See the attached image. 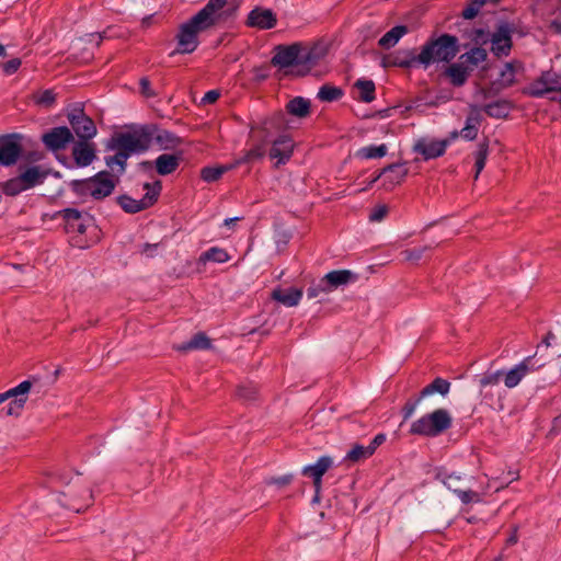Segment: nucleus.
Instances as JSON below:
<instances>
[{"label": "nucleus", "instance_id": "nucleus-1", "mask_svg": "<svg viewBox=\"0 0 561 561\" xmlns=\"http://www.w3.org/2000/svg\"><path fill=\"white\" fill-rule=\"evenodd\" d=\"M241 3L242 0H208L199 11L179 26L176 48L170 56L194 53L199 45L198 34L234 21Z\"/></svg>", "mask_w": 561, "mask_h": 561}, {"label": "nucleus", "instance_id": "nucleus-2", "mask_svg": "<svg viewBox=\"0 0 561 561\" xmlns=\"http://www.w3.org/2000/svg\"><path fill=\"white\" fill-rule=\"evenodd\" d=\"M329 53L328 46L321 42L308 44L294 42L278 44L273 48L272 65L283 71L286 78H304L311 73Z\"/></svg>", "mask_w": 561, "mask_h": 561}, {"label": "nucleus", "instance_id": "nucleus-3", "mask_svg": "<svg viewBox=\"0 0 561 561\" xmlns=\"http://www.w3.org/2000/svg\"><path fill=\"white\" fill-rule=\"evenodd\" d=\"M469 44H460L456 35L436 32L420 47V60L423 69L434 64H449L460 53L461 48H468Z\"/></svg>", "mask_w": 561, "mask_h": 561}, {"label": "nucleus", "instance_id": "nucleus-4", "mask_svg": "<svg viewBox=\"0 0 561 561\" xmlns=\"http://www.w3.org/2000/svg\"><path fill=\"white\" fill-rule=\"evenodd\" d=\"M151 129L149 123H130L121 130H114L105 141V149H122L127 156L141 154L151 148Z\"/></svg>", "mask_w": 561, "mask_h": 561}, {"label": "nucleus", "instance_id": "nucleus-5", "mask_svg": "<svg viewBox=\"0 0 561 561\" xmlns=\"http://www.w3.org/2000/svg\"><path fill=\"white\" fill-rule=\"evenodd\" d=\"M118 183V174H113L108 170H102L90 178L72 180L69 186L79 197L91 196L95 201H103L113 194Z\"/></svg>", "mask_w": 561, "mask_h": 561}, {"label": "nucleus", "instance_id": "nucleus-6", "mask_svg": "<svg viewBox=\"0 0 561 561\" xmlns=\"http://www.w3.org/2000/svg\"><path fill=\"white\" fill-rule=\"evenodd\" d=\"M453 417L446 409H436L411 424L409 433L424 437H437L449 430Z\"/></svg>", "mask_w": 561, "mask_h": 561}, {"label": "nucleus", "instance_id": "nucleus-7", "mask_svg": "<svg viewBox=\"0 0 561 561\" xmlns=\"http://www.w3.org/2000/svg\"><path fill=\"white\" fill-rule=\"evenodd\" d=\"M184 161V151L175 150L172 153H162L154 160H144L137 164V169L149 178H153L156 172L160 176H168L174 173Z\"/></svg>", "mask_w": 561, "mask_h": 561}, {"label": "nucleus", "instance_id": "nucleus-8", "mask_svg": "<svg viewBox=\"0 0 561 561\" xmlns=\"http://www.w3.org/2000/svg\"><path fill=\"white\" fill-rule=\"evenodd\" d=\"M91 497V491L79 482L68 481L64 490L57 491L56 501L64 508L80 513L88 506L87 501Z\"/></svg>", "mask_w": 561, "mask_h": 561}, {"label": "nucleus", "instance_id": "nucleus-9", "mask_svg": "<svg viewBox=\"0 0 561 561\" xmlns=\"http://www.w3.org/2000/svg\"><path fill=\"white\" fill-rule=\"evenodd\" d=\"M67 118L78 140H92L95 137L98 133L95 123L85 114L82 103H75L68 111Z\"/></svg>", "mask_w": 561, "mask_h": 561}, {"label": "nucleus", "instance_id": "nucleus-10", "mask_svg": "<svg viewBox=\"0 0 561 561\" xmlns=\"http://www.w3.org/2000/svg\"><path fill=\"white\" fill-rule=\"evenodd\" d=\"M25 140L20 133L0 135V165L13 167L22 159Z\"/></svg>", "mask_w": 561, "mask_h": 561}, {"label": "nucleus", "instance_id": "nucleus-11", "mask_svg": "<svg viewBox=\"0 0 561 561\" xmlns=\"http://www.w3.org/2000/svg\"><path fill=\"white\" fill-rule=\"evenodd\" d=\"M515 22L500 20L495 24L494 32L491 35V53L497 57H507L514 48L513 34Z\"/></svg>", "mask_w": 561, "mask_h": 561}, {"label": "nucleus", "instance_id": "nucleus-12", "mask_svg": "<svg viewBox=\"0 0 561 561\" xmlns=\"http://www.w3.org/2000/svg\"><path fill=\"white\" fill-rule=\"evenodd\" d=\"M250 133H257L263 138V142H271L275 133L286 131L288 122L282 110L275 111L271 116L263 118L260 123H250Z\"/></svg>", "mask_w": 561, "mask_h": 561}, {"label": "nucleus", "instance_id": "nucleus-13", "mask_svg": "<svg viewBox=\"0 0 561 561\" xmlns=\"http://www.w3.org/2000/svg\"><path fill=\"white\" fill-rule=\"evenodd\" d=\"M41 141L46 150L57 153L72 145V142H75V136L69 127L57 126L44 131L41 136Z\"/></svg>", "mask_w": 561, "mask_h": 561}, {"label": "nucleus", "instance_id": "nucleus-14", "mask_svg": "<svg viewBox=\"0 0 561 561\" xmlns=\"http://www.w3.org/2000/svg\"><path fill=\"white\" fill-rule=\"evenodd\" d=\"M380 66L388 68H422L420 55L416 48L397 49L388 55L382 56Z\"/></svg>", "mask_w": 561, "mask_h": 561}, {"label": "nucleus", "instance_id": "nucleus-15", "mask_svg": "<svg viewBox=\"0 0 561 561\" xmlns=\"http://www.w3.org/2000/svg\"><path fill=\"white\" fill-rule=\"evenodd\" d=\"M277 24L276 13L261 5L254 7L248 14L244 25L250 28L271 30Z\"/></svg>", "mask_w": 561, "mask_h": 561}, {"label": "nucleus", "instance_id": "nucleus-16", "mask_svg": "<svg viewBox=\"0 0 561 561\" xmlns=\"http://www.w3.org/2000/svg\"><path fill=\"white\" fill-rule=\"evenodd\" d=\"M270 144H272V147L268 151V156L271 159H277L275 164L277 168L290 160L295 148V144L290 135L280 134L278 137L272 138Z\"/></svg>", "mask_w": 561, "mask_h": 561}, {"label": "nucleus", "instance_id": "nucleus-17", "mask_svg": "<svg viewBox=\"0 0 561 561\" xmlns=\"http://www.w3.org/2000/svg\"><path fill=\"white\" fill-rule=\"evenodd\" d=\"M96 145L91 140H76L72 142L71 156L77 168L89 167L96 157Z\"/></svg>", "mask_w": 561, "mask_h": 561}, {"label": "nucleus", "instance_id": "nucleus-18", "mask_svg": "<svg viewBox=\"0 0 561 561\" xmlns=\"http://www.w3.org/2000/svg\"><path fill=\"white\" fill-rule=\"evenodd\" d=\"M152 136L151 145L156 144L160 150H174L183 144V138L176 134L164 129L160 124L149 123Z\"/></svg>", "mask_w": 561, "mask_h": 561}, {"label": "nucleus", "instance_id": "nucleus-19", "mask_svg": "<svg viewBox=\"0 0 561 561\" xmlns=\"http://www.w3.org/2000/svg\"><path fill=\"white\" fill-rule=\"evenodd\" d=\"M534 358L535 356L524 358L504 375V383L507 388L516 387L529 371L538 370L545 365L543 363L538 364Z\"/></svg>", "mask_w": 561, "mask_h": 561}, {"label": "nucleus", "instance_id": "nucleus-20", "mask_svg": "<svg viewBox=\"0 0 561 561\" xmlns=\"http://www.w3.org/2000/svg\"><path fill=\"white\" fill-rule=\"evenodd\" d=\"M412 151L421 154L424 161L437 159L446 153V141L438 139L428 141L426 138L422 137L415 141Z\"/></svg>", "mask_w": 561, "mask_h": 561}, {"label": "nucleus", "instance_id": "nucleus-21", "mask_svg": "<svg viewBox=\"0 0 561 561\" xmlns=\"http://www.w3.org/2000/svg\"><path fill=\"white\" fill-rule=\"evenodd\" d=\"M333 466V459L330 456H321L316 463L302 468L301 474L312 480L314 489H322V478Z\"/></svg>", "mask_w": 561, "mask_h": 561}, {"label": "nucleus", "instance_id": "nucleus-22", "mask_svg": "<svg viewBox=\"0 0 561 561\" xmlns=\"http://www.w3.org/2000/svg\"><path fill=\"white\" fill-rule=\"evenodd\" d=\"M323 286L329 293L358 280L359 275L351 270H333L323 277Z\"/></svg>", "mask_w": 561, "mask_h": 561}, {"label": "nucleus", "instance_id": "nucleus-23", "mask_svg": "<svg viewBox=\"0 0 561 561\" xmlns=\"http://www.w3.org/2000/svg\"><path fill=\"white\" fill-rule=\"evenodd\" d=\"M16 171L27 190L44 183L48 176V172L44 171V167L41 164H19Z\"/></svg>", "mask_w": 561, "mask_h": 561}, {"label": "nucleus", "instance_id": "nucleus-24", "mask_svg": "<svg viewBox=\"0 0 561 561\" xmlns=\"http://www.w3.org/2000/svg\"><path fill=\"white\" fill-rule=\"evenodd\" d=\"M440 76L446 78L454 87L460 88L467 83L471 71L459 60L457 62L449 61V64L444 65Z\"/></svg>", "mask_w": 561, "mask_h": 561}, {"label": "nucleus", "instance_id": "nucleus-25", "mask_svg": "<svg viewBox=\"0 0 561 561\" xmlns=\"http://www.w3.org/2000/svg\"><path fill=\"white\" fill-rule=\"evenodd\" d=\"M65 222L66 232H78L80 234L85 233L87 226L82 221V211L77 208H65L57 213Z\"/></svg>", "mask_w": 561, "mask_h": 561}, {"label": "nucleus", "instance_id": "nucleus-26", "mask_svg": "<svg viewBox=\"0 0 561 561\" xmlns=\"http://www.w3.org/2000/svg\"><path fill=\"white\" fill-rule=\"evenodd\" d=\"M302 289L297 287L274 288L271 293V299L286 307H296L302 298Z\"/></svg>", "mask_w": 561, "mask_h": 561}, {"label": "nucleus", "instance_id": "nucleus-27", "mask_svg": "<svg viewBox=\"0 0 561 561\" xmlns=\"http://www.w3.org/2000/svg\"><path fill=\"white\" fill-rule=\"evenodd\" d=\"M516 107L514 101L508 99H499L491 103L484 104L482 111L492 118L507 119L510 112Z\"/></svg>", "mask_w": 561, "mask_h": 561}, {"label": "nucleus", "instance_id": "nucleus-28", "mask_svg": "<svg viewBox=\"0 0 561 561\" xmlns=\"http://www.w3.org/2000/svg\"><path fill=\"white\" fill-rule=\"evenodd\" d=\"M285 108L289 115L299 119H304L311 115L312 104L309 99L304 96H295L287 102Z\"/></svg>", "mask_w": 561, "mask_h": 561}, {"label": "nucleus", "instance_id": "nucleus-29", "mask_svg": "<svg viewBox=\"0 0 561 561\" xmlns=\"http://www.w3.org/2000/svg\"><path fill=\"white\" fill-rule=\"evenodd\" d=\"M468 51L459 56V61L466 65L469 71H473L480 64L486 61L488 50L484 47L472 46L467 48Z\"/></svg>", "mask_w": 561, "mask_h": 561}, {"label": "nucleus", "instance_id": "nucleus-30", "mask_svg": "<svg viewBox=\"0 0 561 561\" xmlns=\"http://www.w3.org/2000/svg\"><path fill=\"white\" fill-rule=\"evenodd\" d=\"M545 79L546 76H542L541 72L540 76L536 78L533 82H530L526 87H523L520 89V93L529 98H542L546 94L551 93L552 90H560V88L557 87H548Z\"/></svg>", "mask_w": 561, "mask_h": 561}, {"label": "nucleus", "instance_id": "nucleus-31", "mask_svg": "<svg viewBox=\"0 0 561 561\" xmlns=\"http://www.w3.org/2000/svg\"><path fill=\"white\" fill-rule=\"evenodd\" d=\"M410 32L409 27L404 24H398L386 32L378 41V46L382 49H390L394 47L398 42Z\"/></svg>", "mask_w": 561, "mask_h": 561}, {"label": "nucleus", "instance_id": "nucleus-32", "mask_svg": "<svg viewBox=\"0 0 561 561\" xmlns=\"http://www.w3.org/2000/svg\"><path fill=\"white\" fill-rule=\"evenodd\" d=\"M106 151H114L112 156L104 158L105 164L110 168L113 174H118V178L123 175L127 168V161L130 158L122 149H105Z\"/></svg>", "mask_w": 561, "mask_h": 561}, {"label": "nucleus", "instance_id": "nucleus-33", "mask_svg": "<svg viewBox=\"0 0 561 561\" xmlns=\"http://www.w3.org/2000/svg\"><path fill=\"white\" fill-rule=\"evenodd\" d=\"M116 203L121 206V208L125 213L130 214V215H134V214H137V213H140L142 210L150 208V205L148 204V202L145 199L144 196L140 199H135L127 194H122L116 197Z\"/></svg>", "mask_w": 561, "mask_h": 561}, {"label": "nucleus", "instance_id": "nucleus-34", "mask_svg": "<svg viewBox=\"0 0 561 561\" xmlns=\"http://www.w3.org/2000/svg\"><path fill=\"white\" fill-rule=\"evenodd\" d=\"M256 137L259 142L255 144L250 150H247L243 156H241L240 158L236 159L232 162L234 169L241 164H251L254 161L260 160L264 157L265 146L268 142H263V138H261L260 136Z\"/></svg>", "mask_w": 561, "mask_h": 561}, {"label": "nucleus", "instance_id": "nucleus-35", "mask_svg": "<svg viewBox=\"0 0 561 561\" xmlns=\"http://www.w3.org/2000/svg\"><path fill=\"white\" fill-rule=\"evenodd\" d=\"M450 382L447 379L442 377H436L432 382L426 385L417 394L421 400H424L426 397H430L434 393L439 394L440 397H445L449 393Z\"/></svg>", "mask_w": 561, "mask_h": 561}, {"label": "nucleus", "instance_id": "nucleus-36", "mask_svg": "<svg viewBox=\"0 0 561 561\" xmlns=\"http://www.w3.org/2000/svg\"><path fill=\"white\" fill-rule=\"evenodd\" d=\"M211 348V340L203 331L195 333L190 341L183 342L176 346V350L186 353L192 350H209Z\"/></svg>", "mask_w": 561, "mask_h": 561}, {"label": "nucleus", "instance_id": "nucleus-37", "mask_svg": "<svg viewBox=\"0 0 561 561\" xmlns=\"http://www.w3.org/2000/svg\"><path fill=\"white\" fill-rule=\"evenodd\" d=\"M353 87L359 92L357 96L359 102L370 103L376 99V85L373 80L359 78L355 81Z\"/></svg>", "mask_w": 561, "mask_h": 561}, {"label": "nucleus", "instance_id": "nucleus-38", "mask_svg": "<svg viewBox=\"0 0 561 561\" xmlns=\"http://www.w3.org/2000/svg\"><path fill=\"white\" fill-rule=\"evenodd\" d=\"M489 145H490L489 136H484L482 141L479 142L478 149L474 152V167H473L474 168V175H473L474 180H478L480 173L482 172V170L485 167L488 156L490 152Z\"/></svg>", "mask_w": 561, "mask_h": 561}, {"label": "nucleus", "instance_id": "nucleus-39", "mask_svg": "<svg viewBox=\"0 0 561 561\" xmlns=\"http://www.w3.org/2000/svg\"><path fill=\"white\" fill-rule=\"evenodd\" d=\"M233 169L232 162L222 165H206L201 169L199 176L203 181L213 183L218 181L226 172Z\"/></svg>", "mask_w": 561, "mask_h": 561}, {"label": "nucleus", "instance_id": "nucleus-40", "mask_svg": "<svg viewBox=\"0 0 561 561\" xmlns=\"http://www.w3.org/2000/svg\"><path fill=\"white\" fill-rule=\"evenodd\" d=\"M230 257L231 256L225 249L219 247H211L199 255L197 265H205L207 262L226 263L230 260Z\"/></svg>", "mask_w": 561, "mask_h": 561}, {"label": "nucleus", "instance_id": "nucleus-41", "mask_svg": "<svg viewBox=\"0 0 561 561\" xmlns=\"http://www.w3.org/2000/svg\"><path fill=\"white\" fill-rule=\"evenodd\" d=\"M344 96V90L332 83H324L319 88L317 99L321 102L332 103L341 100Z\"/></svg>", "mask_w": 561, "mask_h": 561}, {"label": "nucleus", "instance_id": "nucleus-42", "mask_svg": "<svg viewBox=\"0 0 561 561\" xmlns=\"http://www.w3.org/2000/svg\"><path fill=\"white\" fill-rule=\"evenodd\" d=\"M0 190L2 191V193L4 195L12 196V197L19 195L20 193H22L24 191H28L26 188V185L24 184V182L21 180V176L19 173L16 174V176L11 178V179L7 180L5 182H1Z\"/></svg>", "mask_w": 561, "mask_h": 561}, {"label": "nucleus", "instance_id": "nucleus-43", "mask_svg": "<svg viewBox=\"0 0 561 561\" xmlns=\"http://www.w3.org/2000/svg\"><path fill=\"white\" fill-rule=\"evenodd\" d=\"M388 152V147L386 144H381L378 146L371 145L367 147H363L355 152V157L359 159H381Z\"/></svg>", "mask_w": 561, "mask_h": 561}, {"label": "nucleus", "instance_id": "nucleus-44", "mask_svg": "<svg viewBox=\"0 0 561 561\" xmlns=\"http://www.w3.org/2000/svg\"><path fill=\"white\" fill-rule=\"evenodd\" d=\"M409 174V169L405 165L396 169L394 172H388L385 176L382 187L386 191H391L396 185L401 184Z\"/></svg>", "mask_w": 561, "mask_h": 561}, {"label": "nucleus", "instance_id": "nucleus-45", "mask_svg": "<svg viewBox=\"0 0 561 561\" xmlns=\"http://www.w3.org/2000/svg\"><path fill=\"white\" fill-rule=\"evenodd\" d=\"M407 164H408V162H407V161L393 162V163H389V164H387V165H386V167H383L382 169L377 170V171L374 173L373 178H371L369 181H367V182H366V185H365L363 188H360L358 192H359V193H363V192L368 191L369 188H371V187H373V185H374V184H375V183H376V182H377L381 176H383V175L388 174V172H394V171H396V169H399V168H401V167H403V165H407Z\"/></svg>", "mask_w": 561, "mask_h": 561}, {"label": "nucleus", "instance_id": "nucleus-46", "mask_svg": "<svg viewBox=\"0 0 561 561\" xmlns=\"http://www.w3.org/2000/svg\"><path fill=\"white\" fill-rule=\"evenodd\" d=\"M463 35H468L471 38L472 43L474 44L473 46L483 47L489 42H491L492 33L489 30L482 27H472L470 30H466Z\"/></svg>", "mask_w": 561, "mask_h": 561}, {"label": "nucleus", "instance_id": "nucleus-47", "mask_svg": "<svg viewBox=\"0 0 561 561\" xmlns=\"http://www.w3.org/2000/svg\"><path fill=\"white\" fill-rule=\"evenodd\" d=\"M373 455L370 454L368 447L363 446L360 444H354L352 448L347 451L344 460L352 462V463H358L365 459H368Z\"/></svg>", "mask_w": 561, "mask_h": 561}, {"label": "nucleus", "instance_id": "nucleus-48", "mask_svg": "<svg viewBox=\"0 0 561 561\" xmlns=\"http://www.w3.org/2000/svg\"><path fill=\"white\" fill-rule=\"evenodd\" d=\"M57 94L53 89H46L33 94V101L36 105L50 108L56 103Z\"/></svg>", "mask_w": 561, "mask_h": 561}, {"label": "nucleus", "instance_id": "nucleus-49", "mask_svg": "<svg viewBox=\"0 0 561 561\" xmlns=\"http://www.w3.org/2000/svg\"><path fill=\"white\" fill-rule=\"evenodd\" d=\"M274 67L272 65V58L268 62H263L262 65L254 66L251 69V73H253V77L251 81L255 84H261L262 82L266 81L271 76V68Z\"/></svg>", "mask_w": 561, "mask_h": 561}, {"label": "nucleus", "instance_id": "nucleus-50", "mask_svg": "<svg viewBox=\"0 0 561 561\" xmlns=\"http://www.w3.org/2000/svg\"><path fill=\"white\" fill-rule=\"evenodd\" d=\"M33 387V381L31 379H26L19 383L18 386L9 389L5 391L8 399H25V402L27 401V394L31 391Z\"/></svg>", "mask_w": 561, "mask_h": 561}, {"label": "nucleus", "instance_id": "nucleus-51", "mask_svg": "<svg viewBox=\"0 0 561 561\" xmlns=\"http://www.w3.org/2000/svg\"><path fill=\"white\" fill-rule=\"evenodd\" d=\"M236 396L244 402H253L257 400V389L253 385H240L237 387Z\"/></svg>", "mask_w": 561, "mask_h": 561}, {"label": "nucleus", "instance_id": "nucleus-52", "mask_svg": "<svg viewBox=\"0 0 561 561\" xmlns=\"http://www.w3.org/2000/svg\"><path fill=\"white\" fill-rule=\"evenodd\" d=\"M432 249V245H424L403 250L401 254L403 255L404 261L417 263L424 256V254L431 251Z\"/></svg>", "mask_w": 561, "mask_h": 561}, {"label": "nucleus", "instance_id": "nucleus-53", "mask_svg": "<svg viewBox=\"0 0 561 561\" xmlns=\"http://www.w3.org/2000/svg\"><path fill=\"white\" fill-rule=\"evenodd\" d=\"M481 2L482 0H468L460 14L461 18L468 21L476 19L480 12V9L483 7Z\"/></svg>", "mask_w": 561, "mask_h": 561}, {"label": "nucleus", "instance_id": "nucleus-54", "mask_svg": "<svg viewBox=\"0 0 561 561\" xmlns=\"http://www.w3.org/2000/svg\"><path fill=\"white\" fill-rule=\"evenodd\" d=\"M422 400L417 397V394H414L412 397H410L407 402L404 403V405L401 408V415H402V420L403 422L409 420L411 417V415L414 413L417 404L421 402Z\"/></svg>", "mask_w": 561, "mask_h": 561}, {"label": "nucleus", "instance_id": "nucleus-55", "mask_svg": "<svg viewBox=\"0 0 561 561\" xmlns=\"http://www.w3.org/2000/svg\"><path fill=\"white\" fill-rule=\"evenodd\" d=\"M25 403V399H12L2 411H4L8 416H20Z\"/></svg>", "mask_w": 561, "mask_h": 561}, {"label": "nucleus", "instance_id": "nucleus-56", "mask_svg": "<svg viewBox=\"0 0 561 561\" xmlns=\"http://www.w3.org/2000/svg\"><path fill=\"white\" fill-rule=\"evenodd\" d=\"M151 187H152V191L150 192V195L149 194L144 195L145 199L148 202L150 207L154 206L158 203V199H159L162 188H163L162 181L154 180L153 182H151Z\"/></svg>", "mask_w": 561, "mask_h": 561}, {"label": "nucleus", "instance_id": "nucleus-57", "mask_svg": "<svg viewBox=\"0 0 561 561\" xmlns=\"http://www.w3.org/2000/svg\"><path fill=\"white\" fill-rule=\"evenodd\" d=\"M481 112L482 106L480 107L476 104H471L469 114L467 115L465 123H469L470 125H474L479 128L484 119Z\"/></svg>", "mask_w": 561, "mask_h": 561}, {"label": "nucleus", "instance_id": "nucleus-58", "mask_svg": "<svg viewBox=\"0 0 561 561\" xmlns=\"http://www.w3.org/2000/svg\"><path fill=\"white\" fill-rule=\"evenodd\" d=\"M435 479L439 480L447 489H453L454 484H450L449 480L457 481L458 476L455 472L448 473L444 467H438L435 469Z\"/></svg>", "mask_w": 561, "mask_h": 561}, {"label": "nucleus", "instance_id": "nucleus-59", "mask_svg": "<svg viewBox=\"0 0 561 561\" xmlns=\"http://www.w3.org/2000/svg\"><path fill=\"white\" fill-rule=\"evenodd\" d=\"M505 88L497 81H491L488 87L480 89V93L484 99H491L497 96Z\"/></svg>", "mask_w": 561, "mask_h": 561}, {"label": "nucleus", "instance_id": "nucleus-60", "mask_svg": "<svg viewBox=\"0 0 561 561\" xmlns=\"http://www.w3.org/2000/svg\"><path fill=\"white\" fill-rule=\"evenodd\" d=\"M454 493L458 495V497L461 500L463 504H469L472 502H480V494L473 490H459L454 489Z\"/></svg>", "mask_w": 561, "mask_h": 561}, {"label": "nucleus", "instance_id": "nucleus-61", "mask_svg": "<svg viewBox=\"0 0 561 561\" xmlns=\"http://www.w3.org/2000/svg\"><path fill=\"white\" fill-rule=\"evenodd\" d=\"M478 133L479 128L474 125H470L469 123H465V127L459 130L460 137L467 141L476 140Z\"/></svg>", "mask_w": 561, "mask_h": 561}, {"label": "nucleus", "instance_id": "nucleus-62", "mask_svg": "<svg viewBox=\"0 0 561 561\" xmlns=\"http://www.w3.org/2000/svg\"><path fill=\"white\" fill-rule=\"evenodd\" d=\"M504 69L508 75L512 73V77H515L517 73L525 71V65L519 59H513L505 62Z\"/></svg>", "mask_w": 561, "mask_h": 561}, {"label": "nucleus", "instance_id": "nucleus-63", "mask_svg": "<svg viewBox=\"0 0 561 561\" xmlns=\"http://www.w3.org/2000/svg\"><path fill=\"white\" fill-rule=\"evenodd\" d=\"M139 90L142 96L151 99L157 96L154 90L151 89V82L148 77H141L139 80Z\"/></svg>", "mask_w": 561, "mask_h": 561}, {"label": "nucleus", "instance_id": "nucleus-64", "mask_svg": "<svg viewBox=\"0 0 561 561\" xmlns=\"http://www.w3.org/2000/svg\"><path fill=\"white\" fill-rule=\"evenodd\" d=\"M22 61L20 58H12L3 64H1L2 71L5 76H11L15 73L21 67Z\"/></svg>", "mask_w": 561, "mask_h": 561}]
</instances>
